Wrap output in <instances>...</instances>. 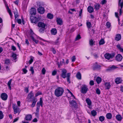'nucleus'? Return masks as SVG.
I'll use <instances>...</instances> for the list:
<instances>
[{
    "instance_id": "a878e982",
    "label": "nucleus",
    "mask_w": 123,
    "mask_h": 123,
    "mask_svg": "<svg viewBox=\"0 0 123 123\" xmlns=\"http://www.w3.org/2000/svg\"><path fill=\"white\" fill-rule=\"evenodd\" d=\"M51 32L52 35H55L57 33V30L56 28H53L51 29Z\"/></svg>"
},
{
    "instance_id": "e433bc0d",
    "label": "nucleus",
    "mask_w": 123,
    "mask_h": 123,
    "mask_svg": "<svg viewBox=\"0 0 123 123\" xmlns=\"http://www.w3.org/2000/svg\"><path fill=\"white\" fill-rule=\"evenodd\" d=\"M105 119L104 116H100L99 117V120L101 122L103 121Z\"/></svg>"
},
{
    "instance_id": "aec40b11",
    "label": "nucleus",
    "mask_w": 123,
    "mask_h": 123,
    "mask_svg": "<svg viewBox=\"0 0 123 123\" xmlns=\"http://www.w3.org/2000/svg\"><path fill=\"white\" fill-rule=\"evenodd\" d=\"M119 8L120 6V8H122L123 6V0H119L118 3Z\"/></svg>"
},
{
    "instance_id": "9d476101",
    "label": "nucleus",
    "mask_w": 123,
    "mask_h": 123,
    "mask_svg": "<svg viewBox=\"0 0 123 123\" xmlns=\"http://www.w3.org/2000/svg\"><path fill=\"white\" fill-rule=\"evenodd\" d=\"M62 72V73L61 74V77L63 78H65L66 77L67 70L65 69H63Z\"/></svg>"
},
{
    "instance_id": "393cba45",
    "label": "nucleus",
    "mask_w": 123,
    "mask_h": 123,
    "mask_svg": "<svg viewBox=\"0 0 123 123\" xmlns=\"http://www.w3.org/2000/svg\"><path fill=\"white\" fill-rule=\"evenodd\" d=\"M87 10L88 12L90 13L94 11L93 7L91 6H89L88 7Z\"/></svg>"
},
{
    "instance_id": "4be33fe9",
    "label": "nucleus",
    "mask_w": 123,
    "mask_h": 123,
    "mask_svg": "<svg viewBox=\"0 0 123 123\" xmlns=\"http://www.w3.org/2000/svg\"><path fill=\"white\" fill-rule=\"evenodd\" d=\"M105 88L107 89H109L111 87V85L109 82H106L105 83Z\"/></svg>"
},
{
    "instance_id": "a211bd4d",
    "label": "nucleus",
    "mask_w": 123,
    "mask_h": 123,
    "mask_svg": "<svg viewBox=\"0 0 123 123\" xmlns=\"http://www.w3.org/2000/svg\"><path fill=\"white\" fill-rule=\"evenodd\" d=\"M32 116L31 115L29 114L26 115L25 118V120L27 121H30L31 120Z\"/></svg>"
},
{
    "instance_id": "f8f14e48",
    "label": "nucleus",
    "mask_w": 123,
    "mask_h": 123,
    "mask_svg": "<svg viewBox=\"0 0 123 123\" xmlns=\"http://www.w3.org/2000/svg\"><path fill=\"white\" fill-rule=\"evenodd\" d=\"M122 59L123 56L120 54H118L116 57V60L118 62L121 61L122 60Z\"/></svg>"
},
{
    "instance_id": "6e6d98bb",
    "label": "nucleus",
    "mask_w": 123,
    "mask_h": 123,
    "mask_svg": "<svg viewBox=\"0 0 123 123\" xmlns=\"http://www.w3.org/2000/svg\"><path fill=\"white\" fill-rule=\"evenodd\" d=\"M37 7H42L41 6V3L40 2H37Z\"/></svg>"
},
{
    "instance_id": "72a5a7b5",
    "label": "nucleus",
    "mask_w": 123,
    "mask_h": 123,
    "mask_svg": "<svg viewBox=\"0 0 123 123\" xmlns=\"http://www.w3.org/2000/svg\"><path fill=\"white\" fill-rule=\"evenodd\" d=\"M47 17L48 18L51 19L53 18V15L50 13H48L47 15Z\"/></svg>"
},
{
    "instance_id": "c9c22d12",
    "label": "nucleus",
    "mask_w": 123,
    "mask_h": 123,
    "mask_svg": "<svg viewBox=\"0 0 123 123\" xmlns=\"http://www.w3.org/2000/svg\"><path fill=\"white\" fill-rule=\"evenodd\" d=\"M91 114L94 117L97 115V112L96 111L93 110L91 111Z\"/></svg>"
},
{
    "instance_id": "bb28decb",
    "label": "nucleus",
    "mask_w": 123,
    "mask_h": 123,
    "mask_svg": "<svg viewBox=\"0 0 123 123\" xmlns=\"http://www.w3.org/2000/svg\"><path fill=\"white\" fill-rule=\"evenodd\" d=\"M112 115L111 113H108L106 115V117L108 119H111L112 118Z\"/></svg>"
},
{
    "instance_id": "7ed1b4c3",
    "label": "nucleus",
    "mask_w": 123,
    "mask_h": 123,
    "mask_svg": "<svg viewBox=\"0 0 123 123\" xmlns=\"http://www.w3.org/2000/svg\"><path fill=\"white\" fill-rule=\"evenodd\" d=\"M88 90V88L86 85H83L81 87V92L83 94H85L86 93Z\"/></svg>"
},
{
    "instance_id": "2f4dec72",
    "label": "nucleus",
    "mask_w": 123,
    "mask_h": 123,
    "mask_svg": "<svg viewBox=\"0 0 123 123\" xmlns=\"http://www.w3.org/2000/svg\"><path fill=\"white\" fill-rule=\"evenodd\" d=\"M96 81L98 84L100 83L102 81V79L101 78L98 76L97 77L96 80Z\"/></svg>"
},
{
    "instance_id": "ddd939ff",
    "label": "nucleus",
    "mask_w": 123,
    "mask_h": 123,
    "mask_svg": "<svg viewBox=\"0 0 123 123\" xmlns=\"http://www.w3.org/2000/svg\"><path fill=\"white\" fill-rule=\"evenodd\" d=\"M37 11L39 13L41 14H43L45 10L43 7H40L38 8Z\"/></svg>"
},
{
    "instance_id": "603ef678",
    "label": "nucleus",
    "mask_w": 123,
    "mask_h": 123,
    "mask_svg": "<svg viewBox=\"0 0 123 123\" xmlns=\"http://www.w3.org/2000/svg\"><path fill=\"white\" fill-rule=\"evenodd\" d=\"M46 70L44 68H43L42 70V72L43 74H45L46 73Z\"/></svg>"
},
{
    "instance_id": "cd10ccee",
    "label": "nucleus",
    "mask_w": 123,
    "mask_h": 123,
    "mask_svg": "<svg viewBox=\"0 0 123 123\" xmlns=\"http://www.w3.org/2000/svg\"><path fill=\"white\" fill-rule=\"evenodd\" d=\"M76 77L78 80H81V74L80 72H78L77 73L76 75Z\"/></svg>"
},
{
    "instance_id": "9b49d317",
    "label": "nucleus",
    "mask_w": 123,
    "mask_h": 123,
    "mask_svg": "<svg viewBox=\"0 0 123 123\" xmlns=\"http://www.w3.org/2000/svg\"><path fill=\"white\" fill-rule=\"evenodd\" d=\"M46 25V24L42 22H40L38 23L37 26L39 27H41L45 29V26Z\"/></svg>"
},
{
    "instance_id": "4d7b16f0",
    "label": "nucleus",
    "mask_w": 123,
    "mask_h": 123,
    "mask_svg": "<svg viewBox=\"0 0 123 123\" xmlns=\"http://www.w3.org/2000/svg\"><path fill=\"white\" fill-rule=\"evenodd\" d=\"M81 38L80 35H78L76 36V40H77Z\"/></svg>"
},
{
    "instance_id": "5fc2aeb1",
    "label": "nucleus",
    "mask_w": 123,
    "mask_h": 123,
    "mask_svg": "<svg viewBox=\"0 0 123 123\" xmlns=\"http://www.w3.org/2000/svg\"><path fill=\"white\" fill-rule=\"evenodd\" d=\"M90 85L92 86L94 85V81L92 80H91L89 82Z\"/></svg>"
},
{
    "instance_id": "0eeeda50",
    "label": "nucleus",
    "mask_w": 123,
    "mask_h": 123,
    "mask_svg": "<svg viewBox=\"0 0 123 123\" xmlns=\"http://www.w3.org/2000/svg\"><path fill=\"white\" fill-rule=\"evenodd\" d=\"M0 98L2 100L5 101L7 99L8 95L6 93H3L0 95Z\"/></svg>"
},
{
    "instance_id": "a18cd8bd",
    "label": "nucleus",
    "mask_w": 123,
    "mask_h": 123,
    "mask_svg": "<svg viewBox=\"0 0 123 123\" xmlns=\"http://www.w3.org/2000/svg\"><path fill=\"white\" fill-rule=\"evenodd\" d=\"M4 117V115L2 111H0V119L3 118Z\"/></svg>"
},
{
    "instance_id": "09e8293b",
    "label": "nucleus",
    "mask_w": 123,
    "mask_h": 123,
    "mask_svg": "<svg viewBox=\"0 0 123 123\" xmlns=\"http://www.w3.org/2000/svg\"><path fill=\"white\" fill-rule=\"evenodd\" d=\"M106 27L107 28H109L111 26V25L110 23L109 22H107L106 24Z\"/></svg>"
},
{
    "instance_id": "f257e3e1",
    "label": "nucleus",
    "mask_w": 123,
    "mask_h": 123,
    "mask_svg": "<svg viewBox=\"0 0 123 123\" xmlns=\"http://www.w3.org/2000/svg\"><path fill=\"white\" fill-rule=\"evenodd\" d=\"M64 91V90L62 87H58L55 90L54 94L57 97H61Z\"/></svg>"
},
{
    "instance_id": "79ce46f5",
    "label": "nucleus",
    "mask_w": 123,
    "mask_h": 123,
    "mask_svg": "<svg viewBox=\"0 0 123 123\" xmlns=\"http://www.w3.org/2000/svg\"><path fill=\"white\" fill-rule=\"evenodd\" d=\"M105 43L104 40L103 39H101L99 42V44L100 45H103Z\"/></svg>"
},
{
    "instance_id": "774afa93",
    "label": "nucleus",
    "mask_w": 123,
    "mask_h": 123,
    "mask_svg": "<svg viewBox=\"0 0 123 123\" xmlns=\"http://www.w3.org/2000/svg\"><path fill=\"white\" fill-rule=\"evenodd\" d=\"M44 28H40L39 30V31L40 32H43L44 31Z\"/></svg>"
},
{
    "instance_id": "39448f33",
    "label": "nucleus",
    "mask_w": 123,
    "mask_h": 123,
    "mask_svg": "<svg viewBox=\"0 0 123 123\" xmlns=\"http://www.w3.org/2000/svg\"><path fill=\"white\" fill-rule=\"evenodd\" d=\"M115 55L114 53H113L112 54L107 53L105 54L104 56L105 58L109 60L110 59L113 58L114 57Z\"/></svg>"
},
{
    "instance_id": "e2e57ef3",
    "label": "nucleus",
    "mask_w": 123,
    "mask_h": 123,
    "mask_svg": "<svg viewBox=\"0 0 123 123\" xmlns=\"http://www.w3.org/2000/svg\"><path fill=\"white\" fill-rule=\"evenodd\" d=\"M19 118V117H17L15 118V119H14L13 121V123H14L17 122Z\"/></svg>"
},
{
    "instance_id": "58836bf2",
    "label": "nucleus",
    "mask_w": 123,
    "mask_h": 123,
    "mask_svg": "<svg viewBox=\"0 0 123 123\" xmlns=\"http://www.w3.org/2000/svg\"><path fill=\"white\" fill-rule=\"evenodd\" d=\"M5 64L9 65L10 64V62L9 59H7L5 60Z\"/></svg>"
},
{
    "instance_id": "dca6fc26",
    "label": "nucleus",
    "mask_w": 123,
    "mask_h": 123,
    "mask_svg": "<svg viewBox=\"0 0 123 123\" xmlns=\"http://www.w3.org/2000/svg\"><path fill=\"white\" fill-rule=\"evenodd\" d=\"M32 101V102L31 105V107H33L35 106L36 104L37 101V98H34Z\"/></svg>"
},
{
    "instance_id": "f3484780",
    "label": "nucleus",
    "mask_w": 123,
    "mask_h": 123,
    "mask_svg": "<svg viewBox=\"0 0 123 123\" xmlns=\"http://www.w3.org/2000/svg\"><path fill=\"white\" fill-rule=\"evenodd\" d=\"M121 38V35L119 34H116L115 36V39L117 41H119L120 40Z\"/></svg>"
},
{
    "instance_id": "20e7f679",
    "label": "nucleus",
    "mask_w": 123,
    "mask_h": 123,
    "mask_svg": "<svg viewBox=\"0 0 123 123\" xmlns=\"http://www.w3.org/2000/svg\"><path fill=\"white\" fill-rule=\"evenodd\" d=\"M35 35L31 29L30 31V34H29L30 38L32 40L36 43H38V41L36 40L34 37V35Z\"/></svg>"
},
{
    "instance_id": "c03bdc74",
    "label": "nucleus",
    "mask_w": 123,
    "mask_h": 123,
    "mask_svg": "<svg viewBox=\"0 0 123 123\" xmlns=\"http://www.w3.org/2000/svg\"><path fill=\"white\" fill-rule=\"evenodd\" d=\"M86 24L88 28H89L92 26L90 22H87Z\"/></svg>"
},
{
    "instance_id": "6ab92c4d",
    "label": "nucleus",
    "mask_w": 123,
    "mask_h": 123,
    "mask_svg": "<svg viewBox=\"0 0 123 123\" xmlns=\"http://www.w3.org/2000/svg\"><path fill=\"white\" fill-rule=\"evenodd\" d=\"M56 22L58 25H61L62 24V20L60 18H57Z\"/></svg>"
},
{
    "instance_id": "f03ea898",
    "label": "nucleus",
    "mask_w": 123,
    "mask_h": 123,
    "mask_svg": "<svg viewBox=\"0 0 123 123\" xmlns=\"http://www.w3.org/2000/svg\"><path fill=\"white\" fill-rule=\"evenodd\" d=\"M34 94L32 91H31L28 94L26 98V101L28 102H31L34 97Z\"/></svg>"
},
{
    "instance_id": "338daca9",
    "label": "nucleus",
    "mask_w": 123,
    "mask_h": 123,
    "mask_svg": "<svg viewBox=\"0 0 123 123\" xmlns=\"http://www.w3.org/2000/svg\"><path fill=\"white\" fill-rule=\"evenodd\" d=\"M25 91L27 93L29 92L28 87H26L25 88Z\"/></svg>"
},
{
    "instance_id": "2eb2a0df",
    "label": "nucleus",
    "mask_w": 123,
    "mask_h": 123,
    "mask_svg": "<svg viewBox=\"0 0 123 123\" xmlns=\"http://www.w3.org/2000/svg\"><path fill=\"white\" fill-rule=\"evenodd\" d=\"M30 13L31 15H35L36 14V10L35 8H31L30 10Z\"/></svg>"
},
{
    "instance_id": "a19ab883",
    "label": "nucleus",
    "mask_w": 123,
    "mask_h": 123,
    "mask_svg": "<svg viewBox=\"0 0 123 123\" xmlns=\"http://www.w3.org/2000/svg\"><path fill=\"white\" fill-rule=\"evenodd\" d=\"M7 11L9 13V14L10 15V16L11 17L12 16V13L11 12V10L9 9V7L7 6Z\"/></svg>"
},
{
    "instance_id": "8fccbe9b",
    "label": "nucleus",
    "mask_w": 123,
    "mask_h": 123,
    "mask_svg": "<svg viewBox=\"0 0 123 123\" xmlns=\"http://www.w3.org/2000/svg\"><path fill=\"white\" fill-rule=\"evenodd\" d=\"M96 92L97 94L98 95L100 94V91L99 88H97L96 90Z\"/></svg>"
},
{
    "instance_id": "423d86ee",
    "label": "nucleus",
    "mask_w": 123,
    "mask_h": 123,
    "mask_svg": "<svg viewBox=\"0 0 123 123\" xmlns=\"http://www.w3.org/2000/svg\"><path fill=\"white\" fill-rule=\"evenodd\" d=\"M30 20L32 23L36 24L39 21V18L36 17L31 16L30 17Z\"/></svg>"
},
{
    "instance_id": "de8ad7c7",
    "label": "nucleus",
    "mask_w": 123,
    "mask_h": 123,
    "mask_svg": "<svg viewBox=\"0 0 123 123\" xmlns=\"http://www.w3.org/2000/svg\"><path fill=\"white\" fill-rule=\"evenodd\" d=\"M42 93L40 91H38L35 94V97H37L38 96L41 95H42Z\"/></svg>"
},
{
    "instance_id": "5701e85b",
    "label": "nucleus",
    "mask_w": 123,
    "mask_h": 123,
    "mask_svg": "<svg viewBox=\"0 0 123 123\" xmlns=\"http://www.w3.org/2000/svg\"><path fill=\"white\" fill-rule=\"evenodd\" d=\"M43 103V101L42 98H41L40 99V101L38 102L37 103L36 108H37V107H39V108L40 109V105L42 103Z\"/></svg>"
},
{
    "instance_id": "3c124183",
    "label": "nucleus",
    "mask_w": 123,
    "mask_h": 123,
    "mask_svg": "<svg viewBox=\"0 0 123 123\" xmlns=\"http://www.w3.org/2000/svg\"><path fill=\"white\" fill-rule=\"evenodd\" d=\"M30 70L32 74H33L34 72V71L33 69V67H30Z\"/></svg>"
},
{
    "instance_id": "f704fd0d",
    "label": "nucleus",
    "mask_w": 123,
    "mask_h": 123,
    "mask_svg": "<svg viewBox=\"0 0 123 123\" xmlns=\"http://www.w3.org/2000/svg\"><path fill=\"white\" fill-rule=\"evenodd\" d=\"M13 12H14V14L15 19L16 20V18L18 16V12L16 10Z\"/></svg>"
},
{
    "instance_id": "412c9836",
    "label": "nucleus",
    "mask_w": 123,
    "mask_h": 123,
    "mask_svg": "<svg viewBox=\"0 0 123 123\" xmlns=\"http://www.w3.org/2000/svg\"><path fill=\"white\" fill-rule=\"evenodd\" d=\"M70 104L74 107H76L77 106V104L75 101L72 100L69 102Z\"/></svg>"
},
{
    "instance_id": "69168bd1",
    "label": "nucleus",
    "mask_w": 123,
    "mask_h": 123,
    "mask_svg": "<svg viewBox=\"0 0 123 123\" xmlns=\"http://www.w3.org/2000/svg\"><path fill=\"white\" fill-rule=\"evenodd\" d=\"M59 38H58L56 40V41L54 43L55 44H57L59 42Z\"/></svg>"
},
{
    "instance_id": "473e14b6",
    "label": "nucleus",
    "mask_w": 123,
    "mask_h": 123,
    "mask_svg": "<svg viewBox=\"0 0 123 123\" xmlns=\"http://www.w3.org/2000/svg\"><path fill=\"white\" fill-rule=\"evenodd\" d=\"M70 73H68L67 74V81L68 82H69V83H70L71 82L70 81Z\"/></svg>"
},
{
    "instance_id": "680f3d73",
    "label": "nucleus",
    "mask_w": 123,
    "mask_h": 123,
    "mask_svg": "<svg viewBox=\"0 0 123 123\" xmlns=\"http://www.w3.org/2000/svg\"><path fill=\"white\" fill-rule=\"evenodd\" d=\"M72 61V62H74L75 61L76 59L75 57L74 56H73L71 58Z\"/></svg>"
},
{
    "instance_id": "052dcab7",
    "label": "nucleus",
    "mask_w": 123,
    "mask_h": 123,
    "mask_svg": "<svg viewBox=\"0 0 123 123\" xmlns=\"http://www.w3.org/2000/svg\"><path fill=\"white\" fill-rule=\"evenodd\" d=\"M11 49L13 51H15L16 50V47L13 45L12 46Z\"/></svg>"
},
{
    "instance_id": "13d9d810",
    "label": "nucleus",
    "mask_w": 123,
    "mask_h": 123,
    "mask_svg": "<svg viewBox=\"0 0 123 123\" xmlns=\"http://www.w3.org/2000/svg\"><path fill=\"white\" fill-rule=\"evenodd\" d=\"M57 74V71L55 70L53 71L52 73V74L53 76Z\"/></svg>"
},
{
    "instance_id": "7c9ffc66",
    "label": "nucleus",
    "mask_w": 123,
    "mask_h": 123,
    "mask_svg": "<svg viewBox=\"0 0 123 123\" xmlns=\"http://www.w3.org/2000/svg\"><path fill=\"white\" fill-rule=\"evenodd\" d=\"M117 47L121 52L123 53V49L121 48L120 44H118L117 45Z\"/></svg>"
},
{
    "instance_id": "49530a36",
    "label": "nucleus",
    "mask_w": 123,
    "mask_h": 123,
    "mask_svg": "<svg viewBox=\"0 0 123 123\" xmlns=\"http://www.w3.org/2000/svg\"><path fill=\"white\" fill-rule=\"evenodd\" d=\"M94 42H94L92 39L90 40L89 41V44L91 46L93 45Z\"/></svg>"
},
{
    "instance_id": "c756f323",
    "label": "nucleus",
    "mask_w": 123,
    "mask_h": 123,
    "mask_svg": "<svg viewBox=\"0 0 123 123\" xmlns=\"http://www.w3.org/2000/svg\"><path fill=\"white\" fill-rule=\"evenodd\" d=\"M117 119L118 121H121L122 119L121 116L120 114L117 115L116 116Z\"/></svg>"
},
{
    "instance_id": "864d4df0",
    "label": "nucleus",
    "mask_w": 123,
    "mask_h": 123,
    "mask_svg": "<svg viewBox=\"0 0 123 123\" xmlns=\"http://www.w3.org/2000/svg\"><path fill=\"white\" fill-rule=\"evenodd\" d=\"M115 16L116 17L118 18V21L119 22L120 21V19L119 18V17L118 16V13L117 12H115Z\"/></svg>"
},
{
    "instance_id": "0e129e2a",
    "label": "nucleus",
    "mask_w": 123,
    "mask_h": 123,
    "mask_svg": "<svg viewBox=\"0 0 123 123\" xmlns=\"http://www.w3.org/2000/svg\"><path fill=\"white\" fill-rule=\"evenodd\" d=\"M17 21L18 23L19 24H20L21 23L22 21L20 19H17Z\"/></svg>"
},
{
    "instance_id": "4468645a",
    "label": "nucleus",
    "mask_w": 123,
    "mask_h": 123,
    "mask_svg": "<svg viewBox=\"0 0 123 123\" xmlns=\"http://www.w3.org/2000/svg\"><path fill=\"white\" fill-rule=\"evenodd\" d=\"M122 81V78L120 77L117 78L115 80V82L117 84L121 83Z\"/></svg>"
},
{
    "instance_id": "4c0bfd02",
    "label": "nucleus",
    "mask_w": 123,
    "mask_h": 123,
    "mask_svg": "<svg viewBox=\"0 0 123 123\" xmlns=\"http://www.w3.org/2000/svg\"><path fill=\"white\" fill-rule=\"evenodd\" d=\"M12 81V79H11L10 80L8 81L7 83V85L8 86L9 88H10V90L11 89V82Z\"/></svg>"
},
{
    "instance_id": "b1692460",
    "label": "nucleus",
    "mask_w": 123,
    "mask_h": 123,
    "mask_svg": "<svg viewBox=\"0 0 123 123\" xmlns=\"http://www.w3.org/2000/svg\"><path fill=\"white\" fill-rule=\"evenodd\" d=\"M39 109L38 107L36 108V112L34 113L35 116L38 117L39 115Z\"/></svg>"
},
{
    "instance_id": "37998d69",
    "label": "nucleus",
    "mask_w": 123,
    "mask_h": 123,
    "mask_svg": "<svg viewBox=\"0 0 123 123\" xmlns=\"http://www.w3.org/2000/svg\"><path fill=\"white\" fill-rule=\"evenodd\" d=\"M100 5L99 4H97L94 5L95 8L96 10H98L99 9Z\"/></svg>"
},
{
    "instance_id": "ea45409f",
    "label": "nucleus",
    "mask_w": 123,
    "mask_h": 123,
    "mask_svg": "<svg viewBox=\"0 0 123 123\" xmlns=\"http://www.w3.org/2000/svg\"><path fill=\"white\" fill-rule=\"evenodd\" d=\"M12 56L13 57L14 60H16L17 58V56L16 54L13 53H12Z\"/></svg>"
},
{
    "instance_id": "bf43d9fd",
    "label": "nucleus",
    "mask_w": 123,
    "mask_h": 123,
    "mask_svg": "<svg viewBox=\"0 0 123 123\" xmlns=\"http://www.w3.org/2000/svg\"><path fill=\"white\" fill-rule=\"evenodd\" d=\"M22 71L25 74L28 71L26 68H24L22 69Z\"/></svg>"
},
{
    "instance_id": "c85d7f7f",
    "label": "nucleus",
    "mask_w": 123,
    "mask_h": 123,
    "mask_svg": "<svg viewBox=\"0 0 123 123\" xmlns=\"http://www.w3.org/2000/svg\"><path fill=\"white\" fill-rule=\"evenodd\" d=\"M86 101L88 105L90 106L92 104V102L90 99L89 98H86Z\"/></svg>"
},
{
    "instance_id": "6e6552de",
    "label": "nucleus",
    "mask_w": 123,
    "mask_h": 123,
    "mask_svg": "<svg viewBox=\"0 0 123 123\" xmlns=\"http://www.w3.org/2000/svg\"><path fill=\"white\" fill-rule=\"evenodd\" d=\"M100 67L101 66L98 65L97 62L93 63L92 66L93 70H95L96 69H100Z\"/></svg>"
},
{
    "instance_id": "1a4fd4ad",
    "label": "nucleus",
    "mask_w": 123,
    "mask_h": 123,
    "mask_svg": "<svg viewBox=\"0 0 123 123\" xmlns=\"http://www.w3.org/2000/svg\"><path fill=\"white\" fill-rule=\"evenodd\" d=\"M12 108L14 110V113L15 114L18 113H20V111L18 106L15 105L13 106Z\"/></svg>"
}]
</instances>
